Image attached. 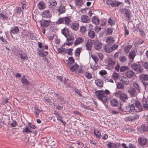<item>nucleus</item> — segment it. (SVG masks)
<instances>
[{
	"mask_svg": "<svg viewBox=\"0 0 148 148\" xmlns=\"http://www.w3.org/2000/svg\"><path fill=\"white\" fill-rule=\"evenodd\" d=\"M110 93V91L108 90L96 91L95 94L97 99L101 101L103 103H106L107 101L108 97L107 95Z\"/></svg>",
	"mask_w": 148,
	"mask_h": 148,
	"instance_id": "obj_1",
	"label": "nucleus"
},
{
	"mask_svg": "<svg viewBox=\"0 0 148 148\" xmlns=\"http://www.w3.org/2000/svg\"><path fill=\"white\" fill-rule=\"evenodd\" d=\"M115 95L116 97L119 98L120 100L122 102H125L128 98V97L126 94L120 90L115 92Z\"/></svg>",
	"mask_w": 148,
	"mask_h": 148,
	"instance_id": "obj_2",
	"label": "nucleus"
},
{
	"mask_svg": "<svg viewBox=\"0 0 148 148\" xmlns=\"http://www.w3.org/2000/svg\"><path fill=\"white\" fill-rule=\"evenodd\" d=\"M131 66L132 69L138 73H140L143 72V68L139 64L134 63L131 64Z\"/></svg>",
	"mask_w": 148,
	"mask_h": 148,
	"instance_id": "obj_3",
	"label": "nucleus"
},
{
	"mask_svg": "<svg viewBox=\"0 0 148 148\" xmlns=\"http://www.w3.org/2000/svg\"><path fill=\"white\" fill-rule=\"evenodd\" d=\"M120 12L124 15V16L128 18H130L131 15V12L129 9L126 8H123L122 9H120Z\"/></svg>",
	"mask_w": 148,
	"mask_h": 148,
	"instance_id": "obj_4",
	"label": "nucleus"
},
{
	"mask_svg": "<svg viewBox=\"0 0 148 148\" xmlns=\"http://www.w3.org/2000/svg\"><path fill=\"white\" fill-rule=\"evenodd\" d=\"M138 141L139 144L142 146L146 145L147 143V139L144 137L139 138Z\"/></svg>",
	"mask_w": 148,
	"mask_h": 148,
	"instance_id": "obj_5",
	"label": "nucleus"
},
{
	"mask_svg": "<svg viewBox=\"0 0 148 148\" xmlns=\"http://www.w3.org/2000/svg\"><path fill=\"white\" fill-rule=\"evenodd\" d=\"M115 64V61L111 58H110L108 59V64L106 65V66L109 70H111L113 68Z\"/></svg>",
	"mask_w": 148,
	"mask_h": 148,
	"instance_id": "obj_6",
	"label": "nucleus"
},
{
	"mask_svg": "<svg viewBox=\"0 0 148 148\" xmlns=\"http://www.w3.org/2000/svg\"><path fill=\"white\" fill-rule=\"evenodd\" d=\"M132 101L134 102V103L135 107L137 108L140 111L144 110L142 103H141L138 100H133Z\"/></svg>",
	"mask_w": 148,
	"mask_h": 148,
	"instance_id": "obj_7",
	"label": "nucleus"
},
{
	"mask_svg": "<svg viewBox=\"0 0 148 148\" xmlns=\"http://www.w3.org/2000/svg\"><path fill=\"white\" fill-rule=\"evenodd\" d=\"M93 44L94 45V47L95 49L96 50H99L101 49L102 47V44L101 42L98 40H92Z\"/></svg>",
	"mask_w": 148,
	"mask_h": 148,
	"instance_id": "obj_8",
	"label": "nucleus"
},
{
	"mask_svg": "<svg viewBox=\"0 0 148 148\" xmlns=\"http://www.w3.org/2000/svg\"><path fill=\"white\" fill-rule=\"evenodd\" d=\"M51 22L50 20H44L43 19H42L40 21L41 26L43 28L47 27Z\"/></svg>",
	"mask_w": 148,
	"mask_h": 148,
	"instance_id": "obj_9",
	"label": "nucleus"
},
{
	"mask_svg": "<svg viewBox=\"0 0 148 148\" xmlns=\"http://www.w3.org/2000/svg\"><path fill=\"white\" fill-rule=\"evenodd\" d=\"M19 31V29L17 26H14L11 27V30L10 31V33L11 36L13 38V36L12 35V34H16L18 33Z\"/></svg>",
	"mask_w": 148,
	"mask_h": 148,
	"instance_id": "obj_10",
	"label": "nucleus"
},
{
	"mask_svg": "<svg viewBox=\"0 0 148 148\" xmlns=\"http://www.w3.org/2000/svg\"><path fill=\"white\" fill-rule=\"evenodd\" d=\"M127 91L131 97H135L136 92L134 88L132 87H130L127 90Z\"/></svg>",
	"mask_w": 148,
	"mask_h": 148,
	"instance_id": "obj_11",
	"label": "nucleus"
},
{
	"mask_svg": "<svg viewBox=\"0 0 148 148\" xmlns=\"http://www.w3.org/2000/svg\"><path fill=\"white\" fill-rule=\"evenodd\" d=\"M142 104L143 105V109L148 110V99H143L142 100Z\"/></svg>",
	"mask_w": 148,
	"mask_h": 148,
	"instance_id": "obj_12",
	"label": "nucleus"
},
{
	"mask_svg": "<svg viewBox=\"0 0 148 148\" xmlns=\"http://www.w3.org/2000/svg\"><path fill=\"white\" fill-rule=\"evenodd\" d=\"M106 41L108 45H111L114 42V40L112 36H108L106 38Z\"/></svg>",
	"mask_w": 148,
	"mask_h": 148,
	"instance_id": "obj_13",
	"label": "nucleus"
},
{
	"mask_svg": "<svg viewBox=\"0 0 148 148\" xmlns=\"http://www.w3.org/2000/svg\"><path fill=\"white\" fill-rule=\"evenodd\" d=\"M68 20H70L71 19H58V20L56 22V23L58 24L64 23L67 25H68Z\"/></svg>",
	"mask_w": 148,
	"mask_h": 148,
	"instance_id": "obj_14",
	"label": "nucleus"
},
{
	"mask_svg": "<svg viewBox=\"0 0 148 148\" xmlns=\"http://www.w3.org/2000/svg\"><path fill=\"white\" fill-rule=\"evenodd\" d=\"M139 79L141 81L148 80V75L143 73L139 76Z\"/></svg>",
	"mask_w": 148,
	"mask_h": 148,
	"instance_id": "obj_15",
	"label": "nucleus"
},
{
	"mask_svg": "<svg viewBox=\"0 0 148 148\" xmlns=\"http://www.w3.org/2000/svg\"><path fill=\"white\" fill-rule=\"evenodd\" d=\"M126 108L127 110L130 112H132L135 110L134 104H129V106L126 107Z\"/></svg>",
	"mask_w": 148,
	"mask_h": 148,
	"instance_id": "obj_16",
	"label": "nucleus"
},
{
	"mask_svg": "<svg viewBox=\"0 0 148 148\" xmlns=\"http://www.w3.org/2000/svg\"><path fill=\"white\" fill-rule=\"evenodd\" d=\"M42 17L45 18H49L51 17V15L49 10H45L42 13Z\"/></svg>",
	"mask_w": 148,
	"mask_h": 148,
	"instance_id": "obj_17",
	"label": "nucleus"
},
{
	"mask_svg": "<svg viewBox=\"0 0 148 148\" xmlns=\"http://www.w3.org/2000/svg\"><path fill=\"white\" fill-rule=\"evenodd\" d=\"M37 49L38 51L37 54L40 57H44L48 55V53L46 51L44 53H42V52L40 51V49L38 48Z\"/></svg>",
	"mask_w": 148,
	"mask_h": 148,
	"instance_id": "obj_18",
	"label": "nucleus"
},
{
	"mask_svg": "<svg viewBox=\"0 0 148 148\" xmlns=\"http://www.w3.org/2000/svg\"><path fill=\"white\" fill-rule=\"evenodd\" d=\"M135 75L134 73L132 70L128 71L125 73V75L129 78H131Z\"/></svg>",
	"mask_w": 148,
	"mask_h": 148,
	"instance_id": "obj_19",
	"label": "nucleus"
},
{
	"mask_svg": "<svg viewBox=\"0 0 148 148\" xmlns=\"http://www.w3.org/2000/svg\"><path fill=\"white\" fill-rule=\"evenodd\" d=\"M110 45H106L104 47V49L105 51L108 53H110L113 50V48L112 47H110Z\"/></svg>",
	"mask_w": 148,
	"mask_h": 148,
	"instance_id": "obj_20",
	"label": "nucleus"
},
{
	"mask_svg": "<svg viewBox=\"0 0 148 148\" xmlns=\"http://www.w3.org/2000/svg\"><path fill=\"white\" fill-rule=\"evenodd\" d=\"M84 40L83 38L80 37H78L76 39L74 42V45L75 46L83 42Z\"/></svg>",
	"mask_w": 148,
	"mask_h": 148,
	"instance_id": "obj_21",
	"label": "nucleus"
},
{
	"mask_svg": "<svg viewBox=\"0 0 148 148\" xmlns=\"http://www.w3.org/2000/svg\"><path fill=\"white\" fill-rule=\"evenodd\" d=\"M95 83L97 86L100 87H102L103 86V82L102 81L99 79L95 80Z\"/></svg>",
	"mask_w": 148,
	"mask_h": 148,
	"instance_id": "obj_22",
	"label": "nucleus"
},
{
	"mask_svg": "<svg viewBox=\"0 0 148 148\" xmlns=\"http://www.w3.org/2000/svg\"><path fill=\"white\" fill-rule=\"evenodd\" d=\"M136 56L135 51L133 50L131 51L129 53L128 56L129 58L133 60Z\"/></svg>",
	"mask_w": 148,
	"mask_h": 148,
	"instance_id": "obj_23",
	"label": "nucleus"
},
{
	"mask_svg": "<svg viewBox=\"0 0 148 148\" xmlns=\"http://www.w3.org/2000/svg\"><path fill=\"white\" fill-rule=\"evenodd\" d=\"M79 24L77 23H73L71 25V28L72 29L75 31H77L79 27Z\"/></svg>",
	"mask_w": 148,
	"mask_h": 148,
	"instance_id": "obj_24",
	"label": "nucleus"
},
{
	"mask_svg": "<svg viewBox=\"0 0 148 148\" xmlns=\"http://www.w3.org/2000/svg\"><path fill=\"white\" fill-rule=\"evenodd\" d=\"M58 11L60 14H62L65 11V6L61 5L58 8Z\"/></svg>",
	"mask_w": 148,
	"mask_h": 148,
	"instance_id": "obj_25",
	"label": "nucleus"
},
{
	"mask_svg": "<svg viewBox=\"0 0 148 148\" xmlns=\"http://www.w3.org/2000/svg\"><path fill=\"white\" fill-rule=\"evenodd\" d=\"M93 42L88 41L86 44V49L88 50H90L91 49Z\"/></svg>",
	"mask_w": 148,
	"mask_h": 148,
	"instance_id": "obj_26",
	"label": "nucleus"
},
{
	"mask_svg": "<svg viewBox=\"0 0 148 148\" xmlns=\"http://www.w3.org/2000/svg\"><path fill=\"white\" fill-rule=\"evenodd\" d=\"M34 113L35 114V115L36 118L38 117L39 115V113L41 111L38 108L36 107V106H34Z\"/></svg>",
	"mask_w": 148,
	"mask_h": 148,
	"instance_id": "obj_27",
	"label": "nucleus"
},
{
	"mask_svg": "<svg viewBox=\"0 0 148 148\" xmlns=\"http://www.w3.org/2000/svg\"><path fill=\"white\" fill-rule=\"evenodd\" d=\"M46 5L42 1L39 2L38 4V6L40 9L43 10L45 8Z\"/></svg>",
	"mask_w": 148,
	"mask_h": 148,
	"instance_id": "obj_28",
	"label": "nucleus"
},
{
	"mask_svg": "<svg viewBox=\"0 0 148 148\" xmlns=\"http://www.w3.org/2000/svg\"><path fill=\"white\" fill-rule=\"evenodd\" d=\"M61 32L66 38H67V36L69 33V29L65 28L62 30Z\"/></svg>",
	"mask_w": 148,
	"mask_h": 148,
	"instance_id": "obj_29",
	"label": "nucleus"
},
{
	"mask_svg": "<svg viewBox=\"0 0 148 148\" xmlns=\"http://www.w3.org/2000/svg\"><path fill=\"white\" fill-rule=\"evenodd\" d=\"M54 95L57 99L61 101H63L64 99V97L62 96L61 95L58 94V92H54Z\"/></svg>",
	"mask_w": 148,
	"mask_h": 148,
	"instance_id": "obj_30",
	"label": "nucleus"
},
{
	"mask_svg": "<svg viewBox=\"0 0 148 148\" xmlns=\"http://www.w3.org/2000/svg\"><path fill=\"white\" fill-rule=\"evenodd\" d=\"M110 103L113 106H117L119 104L118 101L114 99H113L110 101Z\"/></svg>",
	"mask_w": 148,
	"mask_h": 148,
	"instance_id": "obj_31",
	"label": "nucleus"
},
{
	"mask_svg": "<svg viewBox=\"0 0 148 148\" xmlns=\"http://www.w3.org/2000/svg\"><path fill=\"white\" fill-rule=\"evenodd\" d=\"M88 35L91 38H93L95 36V32L92 30H90L88 33Z\"/></svg>",
	"mask_w": 148,
	"mask_h": 148,
	"instance_id": "obj_32",
	"label": "nucleus"
},
{
	"mask_svg": "<svg viewBox=\"0 0 148 148\" xmlns=\"http://www.w3.org/2000/svg\"><path fill=\"white\" fill-rule=\"evenodd\" d=\"M133 86L138 92H139L140 87L138 84L136 82L134 83L133 84Z\"/></svg>",
	"mask_w": 148,
	"mask_h": 148,
	"instance_id": "obj_33",
	"label": "nucleus"
},
{
	"mask_svg": "<svg viewBox=\"0 0 148 148\" xmlns=\"http://www.w3.org/2000/svg\"><path fill=\"white\" fill-rule=\"evenodd\" d=\"M137 29L138 30L140 36L143 37H144L145 36V34L144 31L142 29L139 28V27L137 28Z\"/></svg>",
	"mask_w": 148,
	"mask_h": 148,
	"instance_id": "obj_34",
	"label": "nucleus"
},
{
	"mask_svg": "<svg viewBox=\"0 0 148 148\" xmlns=\"http://www.w3.org/2000/svg\"><path fill=\"white\" fill-rule=\"evenodd\" d=\"M63 118L62 116L60 115H58L57 119V120L60 121L63 123V125L65 126L66 125V122L62 120Z\"/></svg>",
	"mask_w": 148,
	"mask_h": 148,
	"instance_id": "obj_35",
	"label": "nucleus"
},
{
	"mask_svg": "<svg viewBox=\"0 0 148 148\" xmlns=\"http://www.w3.org/2000/svg\"><path fill=\"white\" fill-rule=\"evenodd\" d=\"M75 2L77 6H81L83 4V0H75Z\"/></svg>",
	"mask_w": 148,
	"mask_h": 148,
	"instance_id": "obj_36",
	"label": "nucleus"
},
{
	"mask_svg": "<svg viewBox=\"0 0 148 148\" xmlns=\"http://www.w3.org/2000/svg\"><path fill=\"white\" fill-rule=\"evenodd\" d=\"M131 116L133 121H134L139 119L140 115L135 113L133 114Z\"/></svg>",
	"mask_w": 148,
	"mask_h": 148,
	"instance_id": "obj_37",
	"label": "nucleus"
},
{
	"mask_svg": "<svg viewBox=\"0 0 148 148\" xmlns=\"http://www.w3.org/2000/svg\"><path fill=\"white\" fill-rule=\"evenodd\" d=\"M82 49V48L81 47L78 48L75 50V56H79L81 50Z\"/></svg>",
	"mask_w": 148,
	"mask_h": 148,
	"instance_id": "obj_38",
	"label": "nucleus"
},
{
	"mask_svg": "<svg viewBox=\"0 0 148 148\" xmlns=\"http://www.w3.org/2000/svg\"><path fill=\"white\" fill-rule=\"evenodd\" d=\"M78 67V65L77 64H76L72 66L70 68V70L73 72H74L77 69Z\"/></svg>",
	"mask_w": 148,
	"mask_h": 148,
	"instance_id": "obj_39",
	"label": "nucleus"
},
{
	"mask_svg": "<svg viewBox=\"0 0 148 148\" xmlns=\"http://www.w3.org/2000/svg\"><path fill=\"white\" fill-rule=\"evenodd\" d=\"M141 128L143 132H148V125H142Z\"/></svg>",
	"mask_w": 148,
	"mask_h": 148,
	"instance_id": "obj_40",
	"label": "nucleus"
},
{
	"mask_svg": "<svg viewBox=\"0 0 148 148\" xmlns=\"http://www.w3.org/2000/svg\"><path fill=\"white\" fill-rule=\"evenodd\" d=\"M21 81L23 84L25 85H28L29 84V82L26 78H23L22 77L21 79Z\"/></svg>",
	"mask_w": 148,
	"mask_h": 148,
	"instance_id": "obj_41",
	"label": "nucleus"
},
{
	"mask_svg": "<svg viewBox=\"0 0 148 148\" xmlns=\"http://www.w3.org/2000/svg\"><path fill=\"white\" fill-rule=\"evenodd\" d=\"M105 19H101V20H100L99 19V23L98 25H99L101 26H105L106 22Z\"/></svg>",
	"mask_w": 148,
	"mask_h": 148,
	"instance_id": "obj_42",
	"label": "nucleus"
},
{
	"mask_svg": "<svg viewBox=\"0 0 148 148\" xmlns=\"http://www.w3.org/2000/svg\"><path fill=\"white\" fill-rule=\"evenodd\" d=\"M132 47V46L131 45H129L124 47V52L126 53H128L130 49Z\"/></svg>",
	"mask_w": 148,
	"mask_h": 148,
	"instance_id": "obj_43",
	"label": "nucleus"
},
{
	"mask_svg": "<svg viewBox=\"0 0 148 148\" xmlns=\"http://www.w3.org/2000/svg\"><path fill=\"white\" fill-rule=\"evenodd\" d=\"M19 55L21 58L24 60H25L27 57V54L25 53H19Z\"/></svg>",
	"mask_w": 148,
	"mask_h": 148,
	"instance_id": "obj_44",
	"label": "nucleus"
},
{
	"mask_svg": "<svg viewBox=\"0 0 148 148\" xmlns=\"http://www.w3.org/2000/svg\"><path fill=\"white\" fill-rule=\"evenodd\" d=\"M23 132L27 133H30L32 132V131L30 128H29L28 127H26L25 129L23 130Z\"/></svg>",
	"mask_w": 148,
	"mask_h": 148,
	"instance_id": "obj_45",
	"label": "nucleus"
},
{
	"mask_svg": "<svg viewBox=\"0 0 148 148\" xmlns=\"http://www.w3.org/2000/svg\"><path fill=\"white\" fill-rule=\"evenodd\" d=\"M84 75L86 77L87 79H91L92 78V75L90 73L86 72L85 73Z\"/></svg>",
	"mask_w": 148,
	"mask_h": 148,
	"instance_id": "obj_46",
	"label": "nucleus"
},
{
	"mask_svg": "<svg viewBox=\"0 0 148 148\" xmlns=\"http://www.w3.org/2000/svg\"><path fill=\"white\" fill-rule=\"evenodd\" d=\"M117 88L118 89H123L124 88V86L123 84L121 83H117L116 84Z\"/></svg>",
	"mask_w": 148,
	"mask_h": 148,
	"instance_id": "obj_47",
	"label": "nucleus"
},
{
	"mask_svg": "<svg viewBox=\"0 0 148 148\" xmlns=\"http://www.w3.org/2000/svg\"><path fill=\"white\" fill-rule=\"evenodd\" d=\"M119 58L120 60L122 62H124L127 60L126 57L124 56H120Z\"/></svg>",
	"mask_w": 148,
	"mask_h": 148,
	"instance_id": "obj_48",
	"label": "nucleus"
},
{
	"mask_svg": "<svg viewBox=\"0 0 148 148\" xmlns=\"http://www.w3.org/2000/svg\"><path fill=\"white\" fill-rule=\"evenodd\" d=\"M90 68L93 69L94 70H96L98 69V65L97 63L95 64L93 66L91 65V64H90Z\"/></svg>",
	"mask_w": 148,
	"mask_h": 148,
	"instance_id": "obj_49",
	"label": "nucleus"
},
{
	"mask_svg": "<svg viewBox=\"0 0 148 148\" xmlns=\"http://www.w3.org/2000/svg\"><path fill=\"white\" fill-rule=\"evenodd\" d=\"M75 92L76 93L77 95H79L80 97L82 96V94H81V91L78 89L75 88L74 89Z\"/></svg>",
	"mask_w": 148,
	"mask_h": 148,
	"instance_id": "obj_50",
	"label": "nucleus"
},
{
	"mask_svg": "<svg viewBox=\"0 0 148 148\" xmlns=\"http://www.w3.org/2000/svg\"><path fill=\"white\" fill-rule=\"evenodd\" d=\"M112 77L113 79L116 80L118 78L119 75L118 73L115 72H114L112 75Z\"/></svg>",
	"mask_w": 148,
	"mask_h": 148,
	"instance_id": "obj_51",
	"label": "nucleus"
},
{
	"mask_svg": "<svg viewBox=\"0 0 148 148\" xmlns=\"http://www.w3.org/2000/svg\"><path fill=\"white\" fill-rule=\"evenodd\" d=\"M142 66L146 69L148 70V62H143Z\"/></svg>",
	"mask_w": 148,
	"mask_h": 148,
	"instance_id": "obj_52",
	"label": "nucleus"
},
{
	"mask_svg": "<svg viewBox=\"0 0 148 148\" xmlns=\"http://www.w3.org/2000/svg\"><path fill=\"white\" fill-rule=\"evenodd\" d=\"M68 59L69 61V62L67 63L68 64H72L74 63L75 60L73 57H69V58Z\"/></svg>",
	"mask_w": 148,
	"mask_h": 148,
	"instance_id": "obj_53",
	"label": "nucleus"
},
{
	"mask_svg": "<svg viewBox=\"0 0 148 148\" xmlns=\"http://www.w3.org/2000/svg\"><path fill=\"white\" fill-rule=\"evenodd\" d=\"M56 106V109H57L58 110H61L63 108V106H62V103L60 104L58 103Z\"/></svg>",
	"mask_w": 148,
	"mask_h": 148,
	"instance_id": "obj_54",
	"label": "nucleus"
},
{
	"mask_svg": "<svg viewBox=\"0 0 148 148\" xmlns=\"http://www.w3.org/2000/svg\"><path fill=\"white\" fill-rule=\"evenodd\" d=\"M86 31V27L83 26H82L80 28V32L82 34H84Z\"/></svg>",
	"mask_w": 148,
	"mask_h": 148,
	"instance_id": "obj_55",
	"label": "nucleus"
},
{
	"mask_svg": "<svg viewBox=\"0 0 148 148\" xmlns=\"http://www.w3.org/2000/svg\"><path fill=\"white\" fill-rule=\"evenodd\" d=\"M122 82H125V85H127L128 83V82L127 81V79L125 77H123L122 78V79L121 80Z\"/></svg>",
	"mask_w": 148,
	"mask_h": 148,
	"instance_id": "obj_56",
	"label": "nucleus"
},
{
	"mask_svg": "<svg viewBox=\"0 0 148 148\" xmlns=\"http://www.w3.org/2000/svg\"><path fill=\"white\" fill-rule=\"evenodd\" d=\"M123 27H124V29L125 30V33L124 34V36H127L129 34V32L127 30V27L125 25H124Z\"/></svg>",
	"mask_w": 148,
	"mask_h": 148,
	"instance_id": "obj_57",
	"label": "nucleus"
},
{
	"mask_svg": "<svg viewBox=\"0 0 148 148\" xmlns=\"http://www.w3.org/2000/svg\"><path fill=\"white\" fill-rule=\"evenodd\" d=\"M128 69V67L127 66H122L120 68V71L121 72H123L127 70Z\"/></svg>",
	"mask_w": 148,
	"mask_h": 148,
	"instance_id": "obj_58",
	"label": "nucleus"
},
{
	"mask_svg": "<svg viewBox=\"0 0 148 148\" xmlns=\"http://www.w3.org/2000/svg\"><path fill=\"white\" fill-rule=\"evenodd\" d=\"M92 22L96 25H98L99 23V19H92Z\"/></svg>",
	"mask_w": 148,
	"mask_h": 148,
	"instance_id": "obj_59",
	"label": "nucleus"
},
{
	"mask_svg": "<svg viewBox=\"0 0 148 148\" xmlns=\"http://www.w3.org/2000/svg\"><path fill=\"white\" fill-rule=\"evenodd\" d=\"M106 145L109 148H114V143H109L107 144Z\"/></svg>",
	"mask_w": 148,
	"mask_h": 148,
	"instance_id": "obj_60",
	"label": "nucleus"
},
{
	"mask_svg": "<svg viewBox=\"0 0 148 148\" xmlns=\"http://www.w3.org/2000/svg\"><path fill=\"white\" fill-rule=\"evenodd\" d=\"M108 23L111 25H114L115 24V21H113L112 19H108Z\"/></svg>",
	"mask_w": 148,
	"mask_h": 148,
	"instance_id": "obj_61",
	"label": "nucleus"
},
{
	"mask_svg": "<svg viewBox=\"0 0 148 148\" xmlns=\"http://www.w3.org/2000/svg\"><path fill=\"white\" fill-rule=\"evenodd\" d=\"M74 40V37L71 36H69L66 39V41H73Z\"/></svg>",
	"mask_w": 148,
	"mask_h": 148,
	"instance_id": "obj_62",
	"label": "nucleus"
},
{
	"mask_svg": "<svg viewBox=\"0 0 148 148\" xmlns=\"http://www.w3.org/2000/svg\"><path fill=\"white\" fill-rule=\"evenodd\" d=\"M29 38L30 39L32 40H35L36 39V37L34 36V34L32 33H30L29 34Z\"/></svg>",
	"mask_w": 148,
	"mask_h": 148,
	"instance_id": "obj_63",
	"label": "nucleus"
},
{
	"mask_svg": "<svg viewBox=\"0 0 148 148\" xmlns=\"http://www.w3.org/2000/svg\"><path fill=\"white\" fill-rule=\"evenodd\" d=\"M125 120L127 121H133L131 115L126 117L125 118Z\"/></svg>",
	"mask_w": 148,
	"mask_h": 148,
	"instance_id": "obj_64",
	"label": "nucleus"
}]
</instances>
